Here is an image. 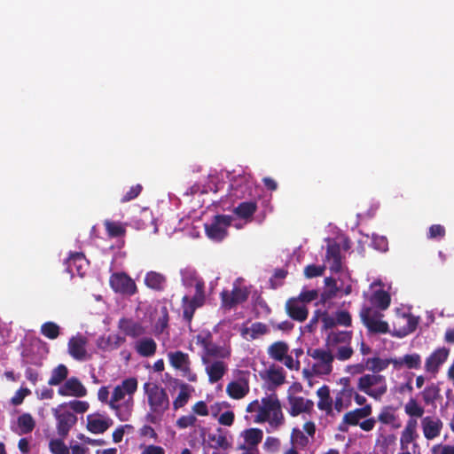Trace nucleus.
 Masks as SVG:
<instances>
[{
    "mask_svg": "<svg viewBox=\"0 0 454 454\" xmlns=\"http://www.w3.org/2000/svg\"><path fill=\"white\" fill-rule=\"evenodd\" d=\"M421 356L417 353L406 354L403 357L395 358L393 366L395 370L407 368L410 370H418L421 367Z\"/></svg>",
    "mask_w": 454,
    "mask_h": 454,
    "instance_id": "nucleus-25",
    "label": "nucleus"
},
{
    "mask_svg": "<svg viewBox=\"0 0 454 454\" xmlns=\"http://www.w3.org/2000/svg\"><path fill=\"white\" fill-rule=\"evenodd\" d=\"M69 407L76 413H84L90 405L86 401L72 400L68 403Z\"/></svg>",
    "mask_w": 454,
    "mask_h": 454,
    "instance_id": "nucleus-60",
    "label": "nucleus"
},
{
    "mask_svg": "<svg viewBox=\"0 0 454 454\" xmlns=\"http://www.w3.org/2000/svg\"><path fill=\"white\" fill-rule=\"evenodd\" d=\"M353 353V348L350 346H341L337 349L336 357L340 361H345L349 359Z\"/></svg>",
    "mask_w": 454,
    "mask_h": 454,
    "instance_id": "nucleus-62",
    "label": "nucleus"
},
{
    "mask_svg": "<svg viewBox=\"0 0 454 454\" xmlns=\"http://www.w3.org/2000/svg\"><path fill=\"white\" fill-rule=\"evenodd\" d=\"M325 270V265L309 264L304 269V275L307 278L323 276Z\"/></svg>",
    "mask_w": 454,
    "mask_h": 454,
    "instance_id": "nucleus-52",
    "label": "nucleus"
},
{
    "mask_svg": "<svg viewBox=\"0 0 454 454\" xmlns=\"http://www.w3.org/2000/svg\"><path fill=\"white\" fill-rule=\"evenodd\" d=\"M269 333L268 326L262 322H255L250 327L243 326L240 329L241 336L247 340H254Z\"/></svg>",
    "mask_w": 454,
    "mask_h": 454,
    "instance_id": "nucleus-26",
    "label": "nucleus"
},
{
    "mask_svg": "<svg viewBox=\"0 0 454 454\" xmlns=\"http://www.w3.org/2000/svg\"><path fill=\"white\" fill-rule=\"evenodd\" d=\"M145 283L151 289L162 291L166 284V278L160 273L150 271L145 275Z\"/></svg>",
    "mask_w": 454,
    "mask_h": 454,
    "instance_id": "nucleus-32",
    "label": "nucleus"
},
{
    "mask_svg": "<svg viewBox=\"0 0 454 454\" xmlns=\"http://www.w3.org/2000/svg\"><path fill=\"white\" fill-rule=\"evenodd\" d=\"M41 333L50 340H55L60 333L59 326L54 322H46L41 326Z\"/></svg>",
    "mask_w": 454,
    "mask_h": 454,
    "instance_id": "nucleus-46",
    "label": "nucleus"
},
{
    "mask_svg": "<svg viewBox=\"0 0 454 454\" xmlns=\"http://www.w3.org/2000/svg\"><path fill=\"white\" fill-rule=\"evenodd\" d=\"M357 388L375 400H380L387 391L385 376L380 374H364L358 379Z\"/></svg>",
    "mask_w": 454,
    "mask_h": 454,
    "instance_id": "nucleus-4",
    "label": "nucleus"
},
{
    "mask_svg": "<svg viewBox=\"0 0 454 454\" xmlns=\"http://www.w3.org/2000/svg\"><path fill=\"white\" fill-rule=\"evenodd\" d=\"M196 421H197V418L194 415L191 414V415L182 416L176 420V427L180 429H184L189 427L194 426Z\"/></svg>",
    "mask_w": 454,
    "mask_h": 454,
    "instance_id": "nucleus-59",
    "label": "nucleus"
},
{
    "mask_svg": "<svg viewBox=\"0 0 454 454\" xmlns=\"http://www.w3.org/2000/svg\"><path fill=\"white\" fill-rule=\"evenodd\" d=\"M203 364L208 376V381L212 384L219 381L227 372V365L222 360H215L214 362L210 360L208 364Z\"/></svg>",
    "mask_w": 454,
    "mask_h": 454,
    "instance_id": "nucleus-23",
    "label": "nucleus"
},
{
    "mask_svg": "<svg viewBox=\"0 0 454 454\" xmlns=\"http://www.w3.org/2000/svg\"><path fill=\"white\" fill-rule=\"evenodd\" d=\"M231 356V348L226 346H219L214 343L213 341L207 348L206 351H202L201 353V362L202 364H208L212 358H215L216 360L228 358Z\"/></svg>",
    "mask_w": 454,
    "mask_h": 454,
    "instance_id": "nucleus-19",
    "label": "nucleus"
},
{
    "mask_svg": "<svg viewBox=\"0 0 454 454\" xmlns=\"http://www.w3.org/2000/svg\"><path fill=\"white\" fill-rule=\"evenodd\" d=\"M317 395L319 398L317 407L319 410L325 411L327 414L333 411V399L330 395V388L328 386L324 385L319 387L317 391Z\"/></svg>",
    "mask_w": 454,
    "mask_h": 454,
    "instance_id": "nucleus-27",
    "label": "nucleus"
},
{
    "mask_svg": "<svg viewBox=\"0 0 454 454\" xmlns=\"http://www.w3.org/2000/svg\"><path fill=\"white\" fill-rule=\"evenodd\" d=\"M18 426L21 431V434H29L31 433L35 427V421L34 418L29 413H23L18 418Z\"/></svg>",
    "mask_w": 454,
    "mask_h": 454,
    "instance_id": "nucleus-44",
    "label": "nucleus"
},
{
    "mask_svg": "<svg viewBox=\"0 0 454 454\" xmlns=\"http://www.w3.org/2000/svg\"><path fill=\"white\" fill-rule=\"evenodd\" d=\"M249 296V291L247 287L234 286L232 290H223L220 294L222 307L226 309L235 308L237 305L245 302Z\"/></svg>",
    "mask_w": 454,
    "mask_h": 454,
    "instance_id": "nucleus-10",
    "label": "nucleus"
},
{
    "mask_svg": "<svg viewBox=\"0 0 454 454\" xmlns=\"http://www.w3.org/2000/svg\"><path fill=\"white\" fill-rule=\"evenodd\" d=\"M361 321L371 333H387V322L381 320L383 314L371 307H364L360 311Z\"/></svg>",
    "mask_w": 454,
    "mask_h": 454,
    "instance_id": "nucleus-6",
    "label": "nucleus"
},
{
    "mask_svg": "<svg viewBox=\"0 0 454 454\" xmlns=\"http://www.w3.org/2000/svg\"><path fill=\"white\" fill-rule=\"evenodd\" d=\"M405 413L411 417L421 418L425 412L424 407L419 404L415 398H410L404 406Z\"/></svg>",
    "mask_w": 454,
    "mask_h": 454,
    "instance_id": "nucleus-45",
    "label": "nucleus"
},
{
    "mask_svg": "<svg viewBox=\"0 0 454 454\" xmlns=\"http://www.w3.org/2000/svg\"><path fill=\"white\" fill-rule=\"evenodd\" d=\"M117 327L125 336L133 339L143 336L146 332L145 327L140 322L129 317L120 318Z\"/></svg>",
    "mask_w": 454,
    "mask_h": 454,
    "instance_id": "nucleus-15",
    "label": "nucleus"
},
{
    "mask_svg": "<svg viewBox=\"0 0 454 454\" xmlns=\"http://www.w3.org/2000/svg\"><path fill=\"white\" fill-rule=\"evenodd\" d=\"M431 451L433 454H454V446L436 444L432 447Z\"/></svg>",
    "mask_w": 454,
    "mask_h": 454,
    "instance_id": "nucleus-64",
    "label": "nucleus"
},
{
    "mask_svg": "<svg viewBox=\"0 0 454 454\" xmlns=\"http://www.w3.org/2000/svg\"><path fill=\"white\" fill-rule=\"evenodd\" d=\"M137 390V380L133 377L125 379L114 388L108 405L121 421L129 419L134 406L133 395Z\"/></svg>",
    "mask_w": 454,
    "mask_h": 454,
    "instance_id": "nucleus-1",
    "label": "nucleus"
},
{
    "mask_svg": "<svg viewBox=\"0 0 454 454\" xmlns=\"http://www.w3.org/2000/svg\"><path fill=\"white\" fill-rule=\"evenodd\" d=\"M395 358L382 359L380 357H372L366 360V366L372 371L373 374H378L387 368L389 364H393Z\"/></svg>",
    "mask_w": 454,
    "mask_h": 454,
    "instance_id": "nucleus-35",
    "label": "nucleus"
},
{
    "mask_svg": "<svg viewBox=\"0 0 454 454\" xmlns=\"http://www.w3.org/2000/svg\"><path fill=\"white\" fill-rule=\"evenodd\" d=\"M142 189L143 187L141 184H136L130 187V189L121 199V202L125 203L136 199L141 193Z\"/></svg>",
    "mask_w": 454,
    "mask_h": 454,
    "instance_id": "nucleus-58",
    "label": "nucleus"
},
{
    "mask_svg": "<svg viewBox=\"0 0 454 454\" xmlns=\"http://www.w3.org/2000/svg\"><path fill=\"white\" fill-rule=\"evenodd\" d=\"M125 342V336H121L119 334L109 335L106 340V345L112 350L119 348Z\"/></svg>",
    "mask_w": 454,
    "mask_h": 454,
    "instance_id": "nucleus-55",
    "label": "nucleus"
},
{
    "mask_svg": "<svg viewBox=\"0 0 454 454\" xmlns=\"http://www.w3.org/2000/svg\"><path fill=\"white\" fill-rule=\"evenodd\" d=\"M421 426L425 438L432 440L440 435L443 424L438 418L427 416L422 419Z\"/></svg>",
    "mask_w": 454,
    "mask_h": 454,
    "instance_id": "nucleus-18",
    "label": "nucleus"
},
{
    "mask_svg": "<svg viewBox=\"0 0 454 454\" xmlns=\"http://www.w3.org/2000/svg\"><path fill=\"white\" fill-rule=\"evenodd\" d=\"M63 439H52L50 441L49 448L52 454H69V449L64 443Z\"/></svg>",
    "mask_w": 454,
    "mask_h": 454,
    "instance_id": "nucleus-50",
    "label": "nucleus"
},
{
    "mask_svg": "<svg viewBox=\"0 0 454 454\" xmlns=\"http://www.w3.org/2000/svg\"><path fill=\"white\" fill-rule=\"evenodd\" d=\"M377 420L382 425L390 426L393 429H398L401 427V422L395 413V408L391 405L381 408Z\"/></svg>",
    "mask_w": 454,
    "mask_h": 454,
    "instance_id": "nucleus-24",
    "label": "nucleus"
},
{
    "mask_svg": "<svg viewBox=\"0 0 454 454\" xmlns=\"http://www.w3.org/2000/svg\"><path fill=\"white\" fill-rule=\"evenodd\" d=\"M86 345L87 339L82 334L71 337L67 343L69 355L75 360H85L87 358Z\"/></svg>",
    "mask_w": 454,
    "mask_h": 454,
    "instance_id": "nucleus-16",
    "label": "nucleus"
},
{
    "mask_svg": "<svg viewBox=\"0 0 454 454\" xmlns=\"http://www.w3.org/2000/svg\"><path fill=\"white\" fill-rule=\"evenodd\" d=\"M267 375L269 381L275 386H280L285 382L286 376L281 367L271 366L267 371Z\"/></svg>",
    "mask_w": 454,
    "mask_h": 454,
    "instance_id": "nucleus-47",
    "label": "nucleus"
},
{
    "mask_svg": "<svg viewBox=\"0 0 454 454\" xmlns=\"http://www.w3.org/2000/svg\"><path fill=\"white\" fill-rule=\"evenodd\" d=\"M205 299V283L201 278L196 279L195 294L192 298H190V301L195 304V306L200 308L204 305Z\"/></svg>",
    "mask_w": 454,
    "mask_h": 454,
    "instance_id": "nucleus-40",
    "label": "nucleus"
},
{
    "mask_svg": "<svg viewBox=\"0 0 454 454\" xmlns=\"http://www.w3.org/2000/svg\"><path fill=\"white\" fill-rule=\"evenodd\" d=\"M235 415L231 411L223 412L219 418L218 422L223 426L231 427L234 422Z\"/></svg>",
    "mask_w": 454,
    "mask_h": 454,
    "instance_id": "nucleus-63",
    "label": "nucleus"
},
{
    "mask_svg": "<svg viewBox=\"0 0 454 454\" xmlns=\"http://www.w3.org/2000/svg\"><path fill=\"white\" fill-rule=\"evenodd\" d=\"M109 283L115 293L121 294L131 296L137 291L135 281L124 272L112 274Z\"/></svg>",
    "mask_w": 454,
    "mask_h": 454,
    "instance_id": "nucleus-9",
    "label": "nucleus"
},
{
    "mask_svg": "<svg viewBox=\"0 0 454 454\" xmlns=\"http://www.w3.org/2000/svg\"><path fill=\"white\" fill-rule=\"evenodd\" d=\"M325 283L329 287V290L326 292H324L321 294V299L324 301L334 297L337 294V292L339 290L337 287V285H336V280L334 278H333L331 277L325 278Z\"/></svg>",
    "mask_w": 454,
    "mask_h": 454,
    "instance_id": "nucleus-51",
    "label": "nucleus"
},
{
    "mask_svg": "<svg viewBox=\"0 0 454 454\" xmlns=\"http://www.w3.org/2000/svg\"><path fill=\"white\" fill-rule=\"evenodd\" d=\"M226 392L233 399H241L249 392L247 382L231 381L226 387Z\"/></svg>",
    "mask_w": 454,
    "mask_h": 454,
    "instance_id": "nucleus-29",
    "label": "nucleus"
},
{
    "mask_svg": "<svg viewBox=\"0 0 454 454\" xmlns=\"http://www.w3.org/2000/svg\"><path fill=\"white\" fill-rule=\"evenodd\" d=\"M183 317L186 323L191 325L194 313L199 307L190 301V297L184 295L182 298Z\"/></svg>",
    "mask_w": 454,
    "mask_h": 454,
    "instance_id": "nucleus-43",
    "label": "nucleus"
},
{
    "mask_svg": "<svg viewBox=\"0 0 454 454\" xmlns=\"http://www.w3.org/2000/svg\"><path fill=\"white\" fill-rule=\"evenodd\" d=\"M68 368L65 364H59L58 366L52 369L51 372V377L48 380V385L60 386L68 379Z\"/></svg>",
    "mask_w": 454,
    "mask_h": 454,
    "instance_id": "nucleus-30",
    "label": "nucleus"
},
{
    "mask_svg": "<svg viewBox=\"0 0 454 454\" xmlns=\"http://www.w3.org/2000/svg\"><path fill=\"white\" fill-rule=\"evenodd\" d=\"M446 234V230L442 224H433L429 227L427 234L429 239H442Z\"/></svg>",
    "mask_w": 454,
    "mask_h": 454,
    "instance_id": "nucleus-53",
    "label": "nucleus"
},
{
    "mask_svg": "<svg viewBox=\"0 0 454 454\" xmlns=\"http://www.w3.org/2000/svg\"><path fill=\"white\" fill-rule=\"evenodd\" d=\"M364 419V418L361 414V411H358V408H356L344 414L342 418V424L356 427L358 426V424L361 422V419Z\"/></svg>",
    "mask_w": 454,
    "mask_h": 454,
    "instance_id": "nucleus-48",
    "label": "nucleus"
},
{
    "mask_svg": "<svg viewBox=\"0 0 454 454\" xmlns=\"http://www.w3.org/2000/svg\"><path fill=\"white\" fill-rule=\"evenodd\" d=\"M104 225L110 238H120L126 234L125 224L121 223L106 220Z\"/></svg>",
    "mask_w": 454,
    "mask_h": 454,
    "instance_id": "nucleus-39",
    "label": "nucleus"
},
{
    "mask_svg": "<svg viewBox=\"0 0 454 454\" xmlns=\"http://www.w3.org/2000/svg\"><path fill=\"white\" fill-rule=\"evenodd\" d=\"M134 349L142 357H151L157 351V343L151 337H143L134 342Z\"/></svg>",
    "mask_w": 454,
    "mask_h": 454,
    "instance_id": "nucleus-22",
    "label": "nucleus"
},
{
    "mask_svg": "<svg viewBox=\"0 0 454 454\" xmlns=\"http://www.w3.org/2000/svg\"><path fill=\"white\" fill-rule=\"evenodd\" d=\"M417 420L414 419H408L404 429L402 432L401 435V445L411 443L416 435V428H417Z\"/></svg>",
    "mask_w": 454,
    "mask_h": 454,
    "instance_id": "nucleus-36",
    "label": "nucleus"
},
{
    "mask_svg": "<svg viewBox=\"0 0 454 454\" xmlns=\"http://www.w3.org/2000/svg\"><path fill=\"white\" fill-rule=\"evenodd\" d=\"M179 394L173 401V408L175 411L184 407L189 401L191 396V387L186 383L179 384Z\"/></svg>",
    "mask_w": 454,
    "mask_h": 454,
    "instance_id": "nucleus-34",
    "label": "nucleus"
},
{
    "mask_svg": "<svg viewBox=\"0 0 454 454\" xmlns=\"http://www.w3.org/2000/svg\"><path fill=\"white\" fill-rule=\"evenodd\" d=\"M307 355L316 360V363L312 365L311 371L309 369L303 370L302 373L305 377L309 378L312 375L325 376L333 372L334 356L329 349L309 348Z\"/></svg>",
    "mask_w": 454,
    "mask_h": 454,
    "instance_id": "nucleus-3",
    "label": "nucleus"
},
{
    "mask_svg": "<svg viewBox=\"0 0 454 454\" xmlns=\"http://www.w3.org/2000/svg\"><path fill=\"white\" fill-rule=\"evenodd\" d=\"M421 395L426 404H434L440 397V387L434 383H432L424 388L421 392Z\"/></svg>",
    "mask_w": 454,
    "mask_h": 454,
    "instance_id": "nucleus-41",
    "label": "nucleus"
},
{
    "mask_svg": "<svg viewBox=\"0 0 454 454\" xmlns=\"http://www.w3.org/2000/svg\"><path fill=\"white\" fill-rule=\"evenodd\" d=\"M450 351V348L445 347L436 348L426 358L425 371L434 376L436 375L440 367L447 361Z\"/></svg>",
    "mask_w": 454,
    "mask_h": 454,
    "instance_id": "nucleus-11",
    "label": "nucleus"
},
{
    "mask_svg": "<svg viewBox=\"0 0 454 454\" xmlns=\"http://www.w3.org/2000/svg\"><path fill=\"white\" fill-rule=\"evenodd\" d=\"M153 222L154 218L153 213L147 209H144L140 212L135 223L138 229H145L149 223H153Z\"/></svg>",
    "mask_w": 454,
    "mask_h": 454,
    "instance_id": "nucleus-49",
    "label": "nucleus"
},
{
    "mask_svg": "<svg viewBox=\"0 0 454 454\" xmlns=\"http://www.w3.org/2000/svg\"><path fill=\"white\" fill-rule=\"evenodd\" d=\"M257 210L255 201H244L239 203L233 210L234 214L242 219H250Z\"/></svg>",
    "mask_w": 454,
    "mask_h": 454,
    "instance_id": "nucleus-33",
    "label": "nucleus"
},
{
    "mask_svg": "<svg viewBox=\"0 0 454 454\" xmlns=\"http://www.w3.org/2000/svg\"><path fill=\"white\" fill-rule=\"evenodd\" d=\"M88 261L82 253L71 254L69 258L67 260V268L71 274H78L82 277L85 274L86 266Z\"/></svg>",
    "mask_w": 454,
    "mask_h": 454,
    "instance_id": "nucleus-21",
    "label": "nucleus"
},
{
    "mask_svg": "<svg viewBox=\"0 0 454 454\" xmlns=\"http://www.w3.org/2000/svg\"><path fill=\"white\" fill-rule=\"evenodd\" d=\"M212 341V334L209 332L201 333L196 336V343L202 348V351H206Z\"/></svg>",
    "mask_w": 454,
    "mask_h": 454,
    "instance_id": "nucleus-56",
    "label": "nucleus"
},
{
    "mask_svg": "<svg viewBox=\"0 0 454 454\" xmlns=\"http://www.w3.org/2000/svg\"><path fill=\"white\" fill-rule=\"evenodd\" d=\"M31 394V390L27 387H20L18 389L14 395L11 398V403L14 406L20 405L24 399Z\"/></svg>",
    "mask_w": 454,
    "mask_h": 454,
    "instance_id": "nucleus-54",
    "label": "nucleus"
},
{
    "mask_svg": "<svg viewBox=\"0 0 454 454\" xmlns=\"http://www.w3.org/2000/svg\"><path fill=\"white\" fill-rule=\"evenodd\" d=\"M289 347L286 342L278 340L276 342H273L269 348H268V355L270 358L282 362L286 356V355L288 353Z\"/></svg>",
    "mask_w": 454,
    "mask_h": 454,
    "instance_id": "nucleus-31",
    "label": "nucleus"
},
{
    "mask_svg": "<svg viewBox=\"0 0 454 454\" xmlns=\"http://www.w3.org/2000/svg\"><path fill=\"white\" fill-rule=\"evenodd\" d=\"M111 425V421L88 417L87 429L93 434H103Z\"/></svg>",
    "mask_w": 454,
    "mask_h": 454,
    "instance_id": "nucleus-38",
    "label": "nucleus"
},
{
    "mask_svg": "<svg viewBox=\"0 0 454 454\" xmlns=\"http://www.w3.org/2000/svg\"><path fill=\"white\" fill-rule=\"evenodd\" d=\"M232 217L226 215H217L210 223H205V231L207 237L220 242L228 235V227L231 226Z\"/></svg>",
    "mask_w": 454,
    "mask_h": 454,
    "instance_id": "nucleus-7",
    "label": "nucleus"
},
{
    "mask_svg": "<svg viewBox=\"0 0 454 454\" xmlns=\"http://www.w3.org/2000/svg\"><path fill=\"white\" fill-rule=\"evenodd\" d=\"M216 432L217 434H208V440L213 442L211 447L214 449H228L230 447V443L226 438L224 430L222 427H218Z\"/></svg>",
    "mask_w": 454,
    "mask_h": 454,
    "instance_id": "nucleus-37",
    "label": "nucleus"
},
{
    "mask_svg": "<svg viewBox=\"0 0 454 454\" xmlns=\"http://www.w3.org/2000/svg\"><path fill=\"white\" fill-rule=\"evenodd\" d=\"M370 302L380 310H386L391 302L390 294L382 289L376 290L370 297Z\"/></svg>",
    "mask_w": 454,
    "mask_h": 454,
    "instance_id": "nucleus-28",
    "label": "nucleus"
},
{
    "mask_svg": "<svg viewBox=\"0 0 454 454\" xmlns=\"http://www.w3.org/2000/svg\"><path fill=\"white\" fill-rule=\"evenodd\" d=\"M325 259L330 263L329 269L332 272L338 273L342 270L340 246L333 241L326 247Z\"/></svg>",
    "mask_w": 454,
    "mask_h": 454,
    "instance_id": "nucleus-17",
    "label": "nucleus"
},
{
    "mask_svg": "<svg viewBox=\"0 0 454 454\" xmlns=\"http://www.w3.org/2000/svg\"><path fill=\"white\" fill-rule=\"evenodd\" d=\"M256 410L258 414L254 419L255 423L269 421L270 426L277 427L284 421L281 404L276 394L263 397L262 399V405H259L258 400L251 402L247 406L246 411L252 413Z\"/></svg>",
    "mask_w": 454,
    "mask_h": 454,
    "instance_id": "nucleus-2",
    "label": "nucleus"
},
{
    "mask_svg": "<svg viewBox=\"0 0 454 454\" xmlns=\"http://www.w3.org/2000/svg\"><path fill=\"white\" fill-rule=\"evenodd\" d=\"M317 297L318 292L317 290H308L301 292L296 298L299 299L304 304H306L316 300Z\"/></svg>",
    "mask_w": 454,
    "mask_h": 454,
    "instance_id": "nucleus-61",
    "label": "nucleus"
},
{
    "mask_svg": "<svg viewBox=\"0 0 454 454\" xmlns=\"http://www.w3.org/2000/svg\"><path fill=\"white\" fill-rule=\"evenodd\" d=\"M243 436L248 445L256 446L262 442L263 433L259 428H249L243 432Z\"/></svg>",
    "mask_w": 454,
    "mask_h": 454,
    "instance_id": "nucleus-42",
    "label": "nucleus"
},
{
    "mask_svg": "<svg viewBox=\"0 0 454 454\" xmlns=\"http://www.w3.org/2000/svg\"><path fill=\"white\" fill-rule=\"evenodd\" d=\"M286 312L293 320L297 322H304L309 316L307 305L299 299L289 298L285 305Z\"/></svg>",
    "mask_w": 454,
    "mask_h": 454,
    "instance_id": "nucleus-14",
    "label": "nucleus"
},
{
    "mask_svg": "<svg viewBox=\"0 0 454 454\" xmlns=\"http://www.w3.org/2000/svg\"><path fill=\"white\" fill-rule=\"evenodd\" d=\"M288 402L290 404L289 413L293 417L298 416L303 412L309 413L314 407L313 401L301 396H289Z\"/></svg>",
    "mask_w": 454,
    "mask_h": 454,
    "instance_id": "nucleus-20",
    "label": "nucleus"
},
{
    "mask_svg": "<svg viewBox=\"0 0 454 454\" xmlns=\"http://www.w3.org/2000/svg\"><path fill=\"white\" fill-rule=\"evenodd\" d=\"M87 388L77 377L68 378L59 387L58 394L60 396H73L76 398L87 395Z\"/></svg>",
    "mask_w": 454,
    "mask_h": 454,
    "instance_id": "nucleus-12",
    "label": "nucleus"
},
{
    "mask_svg": "<svg viewBox=\"0 0 454 454\" xmlns=\"http://www.w3.org/2000/svg\"><path fill=\"white\" fill-rule=\"evenodd\" d=\"M144 390L147 395L150 411L159 416L169 407V399L166 390L156 383L146 382Z\"/></svg>",
    "mask_w": 454,
    "mask_h": 454,
    "instance_id": "nucleus-5",
    "label": "nucleus"
},
{
    "mask_svg": "<svg viewBox=\"0 0 454 454\" xmlns=\"http://www.w3.org/2000/svg\"><path fill=\"white\" fill-rule=\"evenodd\" d=\"M337 325L350 326L352 323L351 315L347 310H339L335 314Z\"/></svg>",
    "mask_w": 454,
    "mask_h": 454,
    "instance_id": "nucleus-57",
    "label": "nucleus"
},
{
    "mask_svg": "<svg viewBox=\"0 0 454 454\" xmlns=\"http://www.w3.org/2000/svg\"><path fill=\"white\" fill-rule=\"evenodd\" d=\"M67 403H61L59 407L52 409V413L57 420V432L61 438H66L71 428L76 424L77 417L71 411H59Z\"/></svg>",
    "mask_w": 454,
    "mask_h": 454,
    "instance_id": "nucleus-8",
    "label": "nucleus"
},
{
    "mask_svg": "<svg viewBox=\"0 0 454 454\" xmlns=\"http://www.w3.org/2000/svg\"><path fill=\"white\" fill-rule=\"evenodd\" d=\"M168 356L171 366H173L175 369L182 371L184 375L187 376L190 381L196 380V374L191 373V362L188 354L178 350L175 352H169Z\"/></svg>",
    "mask_w": 454,
    "mask_h": 454,
    "instance_id": "nucleus-13",
    "label": "nucleus"
}]
</instances>
